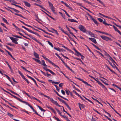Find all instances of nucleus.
<instances>
[{
    "mask_svg": "<svg viewBox=\"0 0 121 121\" xmlns=\"http://www.w3.org/2000/svg\"><path fill=\"white\" fill-rule=\"evenodd\" d=\"M100 80L101 81H102L103 82V83H104L105 84V85H108V83H107L104 82L103 80H102L101 79H100Z\"/></svg>",
    "mask_w": 121,
    "mask_h": 121,
    "instance_id": "obj_57",
    "label": "nucleus"
},
{
    "mask_svg": "<svg viewBox=\"0 0 121 121\" xmlns=\"http://www.w3.org/2000/svg\"><path fill=\"white\" fill-rule=\"evenodd\" d=\"M89 39L95 44L97 43V42L95 39L94 38H89Z\"/></svg>",
    "mask_w": 121,
    "mask_h": 121,
    "instance_id": "obj_11",
    "label": "nucleus"
},
{
    "mask_svg": "<svg viewBox=\"0 0 121 121\" xmlns=\"http://www.w3.org/2000/svg\"><path fill=\"white\" fill-rule=\"evenodd\" d=\"M44 75L49 78H50L51 75L50 74L48 73H47L46 74L45 73Z\"/></svg>",
    "mask_w": 121,
    "mask_h": 121,
    "instance_id": "obj_33",
    "label": "nucleus"
},
{
    "mask_svg": "<svg viewBox=\"0 0 121 121\" xmlns=\"http://www.w3.org/2000/svg\"><path fill=\"white\" fill-rule=\"evenodd\" d=\"M73 93H75V94L78 96H79V94H78V93H77L75 91L73 90Z\"/></svg>",
    "mask_w": 121,
    "mask_h": 121,
    "instance_id": "obj_46",
    "label": "nucleus"
},
{
    "mask_svg": "<svg viewBox=\"0 0 121 121\" xmlns=\"http://www.w3.org/2000/svg\"><path fill=\"white\" fill-rule=\"evenodd\" d=\"M54 49L56 50H57L58 51H60V48H56L55 47H54Z\"/></svg>",
    "mask_w": 121,
    "mask_h": 121,
    "instance_id": "obj_62",
    "label": "nucleus"
},
{
    "mask_svg": "<svg viewBox=\"0 0 121 121\" xmlns=\"http://www.w3.org/2000/svg\"><path fill=\"white\" fill-rule=\"evenodd\" d=\"M40 8L43 9L44 10L46 11L48 13H50L48 11H47L46 9H45L42 6L40 5L39 6Z\"/></svg>",
    "mask_w": 121,
    "mask_h": 121,
    "instance_id": "obj_24",
    "label": "nucleus"
},
{
    "mask_svg": "<svg viewBox=\"0 0 121 121\" xmlns=\"http://www.w3.org/2000/svg\"><path fill=\"white\" fill-rule=\"evenodd\" d=\"M42 61L43 63V64L41 63V64L42 65H43L44 66L46 67L47 66V65H46L44 61L43 60H42Z\"/></svg>",
    "mask_w": 121,
    "mask_h": 121,
    "instance_id": "obj_26",
    "label": "nucleus"
},
{
    "mask_svg": "<svg viewBox=\"0 0 121 121\" xmlns=\"http://www.w3.org/2000/svg\"><path fill=\"white\" fill-rule=\"evenodd\" d=\"M45 59L46 60L48 61L50 63H51V64L52 63V62L51 61L49 60V59H48L47 58H46V57L45 58Z\"/></svg>",
    "mask_w": 121,
    "mask_h": 121,
    "instance_id": "obj_37",
    "label": "nucleus"
},
{
    "mask_svg": "<svg viewBox=\"0 0 121 121\" xmlns=\"http://www.w3.org/2000/svg\"><path fill=\"white\" fill-rule=\"evenodd\" d=\"M23 103L25 104L26 105H28L29 107H30V108L32 109L33 108L32 107V106L30 105L28 102H26L25 101H24L23 102Z\"/></svg>",
    "mask_w": 121,
    "mask_h": 121,
    "instance_id": "obj_17",
    "label": "nucleus"
},
{
    "mask_svg": "<svg viewBox=\"0 0 121 121\" xmlns=\"http://www.w3.org/2000/svg\"><path fill=\"white\" fill-rule=\"evenodd\" d=\"M75 78L82 81V82L84 83L85 84H86L87 86H89V85H90V84L84 81L82 79L77 77H75Z\"/></svg>",
    "mask_w": 121,
    "mask_h": 121,
    "instance_id": "obj_6",
    "label": "nucleus"
},
{
    "mask_svg": "<svg viewBox=\"0 0 121 121\" xmlns=\"http://www.w3.org/2000/svg\"><path fill=\"white\" fill-rule=\"evenodd\" d=\"M21 68H22L24 70H25L26 71L30 73H32L30 71L27 70L26 68L23 66H21Z\"/></svg>",
    "mask_w": 121,
    "mask_h": 121,
    "instance_id": "obj_29",
    "label": "nucleus"
},
{
    "mask_svg": "<svg viewBox=\"0 0 121 121\" xmlns=\"http://www.w3.org/2000/svg\"><path fill=\"white\" fill-rule=\"evenodd\" d=\"M62 62L63 63L64 65H65V66H66V67L68 68V69H69V68L70 67L67 65V64L65 63V62L63 60L62 61Z\"/></svg>",
    "mask_w": 121,
    "mask_h": 121,
    "instance_id": "obj_36",
    "label": "nucleus"
},
{
    "mask_svg": "<svg viewBox=\"0 0 121 121\" xmlns=\"http://www.w3.org/2000/svg\"><path fill=\"white\" fill-rule=\"evenodd\" d=\"M19 31H22V32H23L24 33L25 35H27L28 36H29L30 38H31L32 39H33V40H35L36 41L37 43H39L40 44H41V45L42 44L36 38H35L33 37L31 35H29L28 34H27L25 32L23 31L22 29H20V30H18Z\"/></svg>",
    "mask_w": 121,
    "mask_h": 121,
    "instance_id": "obj_1",
    "label": "nucleus"
},
{
    "mask_svg": "<svg viewBox=\"0 0 121 121\" xmlns=\"http://www.w3.org/2000/svg\"><path fill=\"white\" fill-rule=\"evenodd\" d=\"M98 20L100 22H102L103 21V20L100 18H98Z\"/></svg>",
    "mask_w": 121,
    "mask_h": 121,
    "instance_id": "obj_59",
    "label": "nucleus"
},
{
    "mask_svg": "<svg viewBox=\"0 0 121 121\" xmlns=\"http://www.w3.org/2000/svg\"><path fill=\"white\" fill-rule=\"evenodd\" d=\"M61 45H62V47L64 48L65 49L67 50H68V51H70V52H73V51L70 50L69 49V48H67V47H65V46H64L62 44H61Z\"/></svg>",
    "mask_w": 121,
    "mask_h": 121,
    "instance_id": "obj_19",
    "label": "nucleus"
},
{
    "mask_svg": "<svg viewBox=\"0 0 121 121\" xmlns=\"http://www.w3.org/2000/svg\"><path fill=\"white\" fill-rule=\"evenodd\" d=\"M22 28H24L26 30H27V31H29V29H28L26 27H25L24 26H22Z\"/></svg>",
    "mask_w": 121,
    "mask_h": 121,
    "instance_id": "obj_47",
    "label": "nucleus"
},
{
    "mask_svg": "<svg viewBox=\"0 0 121 121\" xmlns=\"http://www.w3.org/2000/svg\"><path fill=\"white\" fill-rule=\"evenodd\" d=\"M52 103L57 106H58L60 107H61V106L59 105L58 104L57 102L56 101L54 100V101H53V102H52Z\"/></svg>",
    "mask_w": 121,
    "mask_h": 121,
    "instance_id": "obj_23",
    "label": "nucleus"
},
{
    "mask_svg": "<svg viewBox=\"0 0 121 121\" xmlns=\"http://www.w3.org/2000/svg\"><path fill=\"white\" fill-rule=\"evenodd\" d=\"M2 19L3 21L5 23H6L7 24H9V22H8L7 20L4 18L2 17Z\"/></svg>",
    "mask_w": 121,
    "mask_h": 121,
    "instance_id": "obj_31",
    "label": "nucleus"
},
{
    "mask_svg": "<svg viewBox=\"0 0 121 121\" xmlns=\"http://www.w3.org/2000/svg\"><path fill=\"white\" fill-rule=\"evenodd\" d=\"M10 39L12 40V42L14 43L17 44L18 43L17 41H16L15 39V38H14L12 37H10Z\"/></svg>",
    "mask_w": 121,
    "mask_h": 121,
    "instance_id": "obj_7",
    "label": "nucleus"
},
{
    "mask_svg": "<svg viewBox=\"0 0 121 121\" xmlns=\"http://www.w3.org/2000/svg\"><path fill=\"white\" fill-rule=\"evenodd\" d=\"M64 118L67 121H70V120L68 118L66 117H64Z\"/></svg>",
    "mask_w": 121,
    "mask_h": 121,
    "instance_id": "obj_52",
    "label": "nucleus"
},
{
    "mask_svg": "<svg viewBox=\"0 0 121 121\" xmlns=\"http://www.w3.org/2000/svg\"><path fill=\"white\" fill-rule=\"evenodd\" d=\"M51 64L54 66H56L58 68H59V67L57 65H56L54 63H53V62Z\"/></svg>",
    "mask_w": 121,
    "mask_h": 121,
    "instance_id": "obj_53",
    "label": "nucleus"
},
{
    "mask_svg": "<svg viewBox=\"0 0 121 121\" xmlns=\"http://www.w3.org/2000/svg\"><path fill=\"white\" fill-rule=\"evenodd\" d=\"M7 90L11 92L12 93L14 94L15 95L16 94V93L14 92L12 90H10L8 89H7Z\"/></svg>",
    "mask_w": 121,
    "mask_h": 121,
    "instance_id": "obj_42",
    "label": "nucleus"
},
{
    "mask_svg": "<svg viewBox=\"0 0 121 121\" xmlns=\"http://www.w3.org/2000/svg\"><path fill=\"white\" fill-rule=\"evenodd\" d=\"M109 59L111 60V61L113 63V64L114 63H115L116 64L118 65L115 62V61L113 59L112 57H111V56L110 57V58H109Z\"/></svg>",
    "mask_w": 121,
    "mask_h": 121,
    "instance_id": "obj_25",
    "label": "nucleus"
},
{
    "mask_svg": "<svg viewBox=\"0 0 121 121\" xmlns=\"http://www.w3.org/2000/svg\"><path fill=\"white\" fill-rule=\"evenodd\" d=\"M48 3L49 4V6L50 7L51 10L54 13L56 14L57 13L56 12L55 9V8L53 6V4L49 1H48Z\"/></svg>",
    "mask_w": 121,
    "mask_h": 121,
    "instance_id": "obj_2",
    "label": "nucleus"
},
{
    "mask_svg": "<svg viewBox=\"0 0 121 121\" xmlns=\"http://www.w3.org/2000/svg\"><path fill=\"white\" fill-rule=\"evenodd\" d=\"M57 99L60 101L62 103L65 104L66 103L65 101L62 99L60 98L59 97H57Z\"/></svg>",
    "mask_w": 121,
    "mask_h": 121,
    "instance_id": "obj_22",
    "label": "nucleus"
},
{
    "mask_svg": "<svg viewBox=\"0 0 121 121\" xmlns=\"http://www.w3.org/2000/svg\"><path fill=\"white\" fill-rule=\"evenodd\" d=\"M86 33H88L90 35H91V34H92L91 32V31H86Z\"/></svg>",
    "mask_w": 121,
    "mask_h": 121,
    "instance_id": "obj_63",
    "label": "nucleus"
},
{
    "mask_svg": "<svg viewBox=\"0 0 121 121\" xmlns=\"http://www.w3.org/2000/svg\"><path fill=\"white\" fill-rule=\"evenodd\" d=\"M13 11L15 12H17V13H19L20 12V11H19L18 10H17L15 9H14Z\"/></svg>",
    "mask_w": 121,
    "mask_h": 121,
    "instance_id": "obj_60",
    "label": "nucleus"
},
{
    "mask_svg": "<svg viewBox=\"0 0 121 121\" xmlns=\"http://www.w3.org/2000/svg\"><path fill=\"white\" fill-rule=\"evenodd\" d=\"M41 95H44L45 97L48 98V99H50L51 98H50V97L49 96H48L47 95H45L44 94H43V93H41Z\"/></svg>",
    "mask_w": 121,
    "mask_h": 121,
    "instance_id": "obj_39",
    "label": "nucleus"
},
{
    "mask_svg": "<svg viewBox=\"0 0 121 121\" xmlns=\"http://www.w3.org/2000/svg\"><path fill=\"white\" fill-rule=\"evenodd\" d=\"M22 92L23 94H25L26 95L29 97H30V95L28 94L27 93H26L25 91H23Z\"/></svg>",
    "mask_w": 121,
    "mask_h": 121,
    "instance_id": "obj_32",
    "label": "nucleus"
},
{
    "mask_svg": "<svg viewBox=\"0 0 121 121\" xmlns=\"http://www.w3.org/2000/svg\"><path fill=\"white\" fill-rule=\"evenodd\" d=\"M26 76L27 77H28V78H30V79H31L33 81L35 82V84H36V86H38V85L37 84V83L35 81V80L32 78L30 76H28V75H26Z\"/></svg>",
    "mask_w": 121,
    "mask_h": 121,
    "instance_id": "obj_8",
    "label": "nucleus"
},
{
    "mask_svg": "<svg viewBox=\"0 0 121 121\" xmlns=\"http://www.w3.org/2000/svg\"><path fill=\"white\" fill-rule=\"evenodd\" d=\"M29 32H30V33H31L34 34L35 35H37V36H38L39 37H40V35L38 34L37 33H36V32L33 31L31 30H30L29 31Z\"/></svg>",
    "mask_w": 121,
    "mask_h": 121,
    "instance_id": "obj_14",
    "label": "nucleus"
},
{
    "mask_svg": "<svg viewBox=\"0 0 121 121\" xmlns=\"http://www.w3.org/2000/svg\"><path fill=\"white\" fill-rule=\"evenodd\" d=\"M11 4L12 5H14L16 7H17L19 8L21 6H20L19 5H17L16 4H13V3H12Z\"/></svg>",
    "mask_w": 121,
    "mask_h": 121,
    "instance_id": "obj_49",
    "label": "nucleus"
},
{
    "mask_svg": "<svg viewBox=\"0 0 121 121\" xmlns=\"http://www.w3.org/2000/svg\"><path fill=\"white\" fill-rule=\"evenodd\" d=\"M78 104L79 105V107H81L82 108H84L85 107V106L83 104H80L79 103H78Z\"/></svg>",
    "mask_w": 121,
    "mask_h": 121,
    "instance_id": "obj_27",
    "label": "nucleus"
},
{
    "mask_svg": "<svg viewBox=\"0 0 121 121\" xmlns=\"http://www.w3.org/2000/svg\"><path fill=\"white\" fill-rule=\"evenodd\" d=\"M63 83H60V84L59 85V86L60 87H62L63 85Z\"/></svg>",
    "mask_w": 121,
    "mask_h": 121,
    "instance_id": "obj_64",
    "label": "nucleus"
},
{
    "mask_svg": "<svg viewBox=\"0 0 121 121\" xmlns=\"http://www.w3.org/2000/svg\"><path fill=\"white\" fill-rule=\"evenodd\" d=\"M23 2L25 4V5L26 6L28 7H30V4L29 3L25 1H23Z\"/></svg>",
    "mask_w": 121,
    "mask_h": 121,
    "instance_id": "obj_13",
    "label": "nucleus"
},
{
    "mask_svg": "<svg viewBox=\"0 0 121 121\" xmlns=\"http://www.w3.org/2000/svg\"><path fill=\"white\" fill-rule=\"evenodd\" d=\"M52 83H54L56 84H58L59 83H60V82H55L54 81L52 82Z\"/></svg>",
    "mask_w": 121,
    "mask_h": 121,
    "instance_id": "obj_48",
    "label": "nucleus"
},
{
    "mask_svg": "<svg viewBox=\"0 0 121 121\" xmlns=\"http://www.w3.org/2000/svg\"><path fill=\"white\" fill-rule=\"evenodd\" d=\"M65 104L67 106V107L69 110H71V108L69 106V105H68V104L67 103H66Z\"/></svg>",
    "mask_w": 121,
    "mask_h": 121,
    "instance_id": "obj_41",
    "label": "nucleus"
},
{
    "mask_svg": "<svg viewBox=\"0 0 121 121\" xmlns=\"http://www.w3.org/2000/svg\"><path fill=\"white\" fill-rule=\"evenodd\" d=\"M48 43L49 44V45H50L52 48H53V45L52 43H51L49 41H48Z\"/></svg>",
    "mask_w": 121,
    "mask_h": 121,
    "instance_id": "obj_40",
    "label": "nucleus"
},
{
    "mask_svg": "<svg viewBox=\"0 0 121 121\" xmlns=\"http://www.w3.org/2000/svg\"><path fill=\"white\" fill-rule=\"evenodd\" d=\"M83 1L86 2V3H87L88 4H90L91 5H93V3H91V2L88 1L87 0H82Z\"/></svg>",
    "mask_w": 121,
    "mask_h": 121,
    "instance_id": "obj_30",
    "label": "nucleus"
},
{
    "mask_svg": "<svg viewBox=\"0 0 121 121\" xmlns=\"http://www.w3.org/2000/svg\"><path fill=\"white\" fill-rule=\"evenodd\" d=\"M46 107L49 109H50L51 111L53 109V108H52L50 106H46Z\"/></svg>",
    "mask_w": 121,
    "mask_h": 121,
    "instance_id": "obj_56",
    "label": "nucleus"
},
{
    "mask_svg": "<svg viewBox=\"0 0 121 121\" xmlns=\"http://www.w3.org/2000/svg\"><path fill=\"white\" fill-rule=\"evenodd\" d=\"M87 15L89 16L91 18L93 21L94 22V23L97 25H98L99 24V23L97 22V21L94 18L91 16V15H90L88 13H87Z\"/></svg>",
    "mask_w": 121,
    "mask_h": 121,
    "instance_id": "obj_4",
    "label": "nucleus"
},
{
    "mask_svg": "<svg viewBox=\"0 0 121 121\" xmlns=\"http://www.w3.org/2000/svg\"><path fill=\"white\" fill-rule=\"evenodd\" d=\"M43 69L47 71H49L50 73L52 74L53 75H56L55 73L53 72L51 70L49 69H48L45 67H43Z\"/></svg>",
    "mask_w": 121,
    "mask_h": 121,
    "instance_id": "obj_5",
    "label": "nucleus"
},
{
    "mask_svg": "<svg viewBox=\"0 0 121 121\" xmlns=\"http://www.w3.org/2000/svg\"><path fill=\"white\" fill-rule=\"evenodd\" d=\"M33 59L36 62H37L38 63H39L40 64H41V61L39 60L38 59H36V58H33Z\"/></svg>",
    "mask_w": 121,
    "mask_h": 121,
    "instance_id": "obj_21",
    "label": "nucleus"
},
{
    "mask_svg": "<svg viewBox=\"0 0 121 121\" xmlns=\"http://www.w3.org/2000/svg\"><path fill=\"white\" fill-rule=\"evenodd\" d=\"M100 85L103 88H105L106 90L107 89V88L105 87V86L103 84H102Z\"/></svg>",
    "mask_w": 121,
    "mask_h": 121,
    "instance_id": "obj_54",
    "label": "nucleus"
},
{
    "mask_svg": "<svg viewBox=\"0 0 121 121\" xmlns=\"http://www.w3.org/2000/svg\"><path fill=\"white\" fill-rule=\"evenodd\" d=\"M7 115L8 116H9L10 117H12L13 116V115L12 114L9 112L8 113Z\"/></svg>",
    "mask_w": 121,
    "mask_h": 121,
    "instance_id": "obj_43",
    "label": "nucleus"
},
{
    "mask_svg": "<svg viewBox=\"0 0 121 121\" xmlns=\"http://www.w3.org/2000/svg\"><path fill=\"white\" fill-rule=\"evenodd\" d=\"M25 80L26 81V82L28 84H29L30 83H31L28 80H27L26 78Z\"/></svg>",
    "mask_w": 121,
    "mask_h": 121,
    "instance_id": "obj_61",
    "label": "nucleus"
},
{
    "mask_svg": "<svg viewBox=\"0 0 121 121\" xmlns=\"http://www.w3.org/2000/svg\"><path fill=\"white\" fill-rule=\"evenodd\" d=\"M103 23L104 24L105 26H112L111 24L107 23L106 21H104V20L103 22Z\"/></svg>",
    "mask_w": 121,
    "mask_h": 121,
    "instance_id": "obj_28",
    "label": "nucleus"
},
{
    "mask_svg": "<svg viewBox=\"0 0 121 121\" xmlns=\"http://www.w3.org/2000/svg\"><path fill=\"white\" fill-rule=\"evenodd\" d=\"M37 106L39 108V109L40 110H41V111H43V109L40 106H39L38 105H37Z\"/></svg>",
    "mask_w": 121,
    "mask_h": 121,
    "instance_id": "obj_51",
    "label": "nucleus"
},
{
    "mask_svg": "<svg viewBox=\"0 0 121 121\" xmlns=\"http://www.w3.org/2000/svg\"><path fill=\"white\" fill-rule=\"evenodd\" d=\"M74 2L77 5H78L82 7H83V6H82V4L79 3H77L76 2Z\"/></svg>",
    "mask_w": 121,
    "mask_h": 121,
    "instance_id": "obj_38",
    "label": "nucleus"
},
{
    "mask_svg": "<svg viewBox=\"0 0 121 121\" xmlns=\"http://www.w3.org/2000/svg\"><path fill=\"white\" fill-rule=\"evenodd\" d=\"M83 8L84 9H86L90 13H92V12L89 10L88 9L86 8V7H83Z\"/></svg>",
    "mask_w": 121,
    "mask_h": 121,
    "instance_id": "obj_55",
    "label": "nucleus"
},
{
    "mask_svg": "<svg viewBox=\"0 0 121 121\" xmlns=\"http://www.w3.org/2000/svg\"><path fill=\"white\" fill-rule=\"evenodd\" d=\"M12 25L15 27L16 28V29L17 30H20V28H18V27L16 26L13 23Z\"/></svg>",
    "mask_w": 121,
    "mask_h": 121,
    "instance_id": "obj_35",
    "label": "nucleus"
},
{
    "mask_svg": "<svg viewBox=\"0 0 121 121\" xmlns=\"http://www.w3.org/2000/svg\"><path fill=\"white\" fill-rule=\"evenodd\" d=\"M75 58L77 60H80V61H81V62H82V64L85 65L83 63V62L82 61V60H81V59H80L79 58Z\"/></svg>",
    "mask_w": 121,
    "mask_h": 121,
    "instance_id": "obj_34",
    "label": "nucleus"
},
{
    "mask_svg": "<svg viewBox=\"0 0 121 121\" xmlns=\"http://www.w3.org/2000/svg\"><path fill=\"white\" fill-rule=\"evenodd\" d=\"M108 61L109 63V64L110 65L112 66L113 68H114V66L112 65V63H111L109 60H108Z\"/></svg>",
    "mask_w": 121,
    "mask_h": 121,
    "instance_id": "obj_45",
    "label": "nucleus"
},
{
    "mask_svg": "<svg viewBox=\"0 0 121 121\" xmlns=\"http://www.w3.org/2000/svg\"><path fill=\"white\" fill-rule=\"evenodd\" d=\"M34 55L35 56V57L36 58H38L39 59V55L35 52H34Z\"/></svg>",
    "mask_w": 121,
    "mask_h": 121,
    "instance_id": "obj_20",
    "label": "nucleus"
},
{
    "mask_svg": "<svg viewBox=\"0 0 121 121\" xmlns=\"http://www.w3.org/2000/svg\"><path fill=\"white\" fill-rule=\"evenodd\" d=\"M78 27L80 30L83 33H86V31L85 27L82 25H79Z\"/></svg>",
    "mask_w": 121,
    "mask_h": 121,
    "instance_id": "obj_3",
    "label": "nucleus"
},
{
    "mask_svg": "<svg viewBox=\"0 0 121 121\" xmlns=\"http://www.w3.org/2000/svg\"><path fill=\"white\" fill-rule=\"evenodd\" d=\"M68 20L69 22H78L77 21H76L75 20L73 19L69 18L68 19Z\"/></svg>",
    "mask_w": 121,
    "mask_h": 121,
    "instance_id": "obj_15",
    "label": "nucleus"
},
{
    "mask_svg": "<svg viewBox=\"0 0 121 121\" xmlns=\"http://www.w3.org/2000/svg\"><path fill=\"white\" fill-rule=\"evenodd\" d=\"M112 16L113 17L115 18H116V19L117 20L121 23V21L119 19L117 18L115 16H114V15H112Z\"/></svg>",
    "mask_w": 121,
    "mask_h": 121,
    "instance_id": "obj_50",
    "label": "nucleus"
},
{
    "mask_svg": "<svg viewBox=\"0 0 121 121\" xmlns=\"http://www.w3.org/2000/svg\"><path fill=\"white\" fill-rule=\"evenodd\" d=\"M114 24L116 26L119 27L121 29V26L118 25L116 23H114Z\"/></svg>",
    "mask_w": 121,
    "mask_h": 121,
    "instance_id": "obj_58",
    "label": "nucleus"
},
{
    "mask_svg": "<svg viewBox=\"0 0 121 121\" xmlns=\"http://www.w3.org/2000/svg\"><path fill=\"white\" fill-rule=\"evenodd\" d=\"M11 96H13L14 98L16 99H17L19 101H20L21 102L23 103V102L24 101H22L21 99L20 98L17 97L16 96L13 95V94Z\"/></svg>",
    "mask_w": 121,
    "mask_h": 121,
    "instance_id": "obj_10",
    "label": "nucleus"
},
{
    "mask_svg": "<svg viewBox=\"0 0 121 121\" xmlns=\"http://www.w3.org/2000/svg\"><path fill=\"white\" fill-rule=\"evenodd\" d=\"M14 14L15 15L20 16V17H22V18H24L25 19H26L28 21V19H27L26 18L24 17L23 16H22V15H21V14H17V13H14Z\"/></svg>",
    "mask_w": 121,
    "mask_h": 121,
    "instance_id": "obj_18",
    "label": "nucleus"
},
{
    "mask_svg": "<svg viewBox=\"0 0 121 121\" xmlns=\"http://www.w3.org/2000/svg\"><path fill=\"white\" fill-rule=\"evenodd\" d=\"M113 27L115 31L118 32L119 34L121 36V32L118 30L117 28L114 25L113 26Z\"/></svg>",
    "mask_w": 121,
    "mask_h": 121,
    "instance_id": "obj_9",
    "label": "nucleus"
},
{
    "mask_svg": "<svg viewBox=\"0 0 121 121\" xmlns=\"http://www.w3.org/2000/svg\"><path fill=\"white\" fill-rule=\"evenodd\" d=\"M6 48L9 50L10 51H12L13 50V49L9 48V46H6Z\"/></svg>",
    "mask_w": 121,
    "mask_h": 121,
    "instance_id": "obj_44",
    "label": "nucleus"
},
{
    "mask_svg": "<svg viewBox=\"0 0 121 121\" xmlns=\"http://www.w3.org/2000/svg\"><path fill=\"white\" fill-rule=\"evenodd\" d=\"M100 37L104 40L107 41L108 37L104 35H102L100 36Z\"/></svg>",
    "mask_w": 121,
    "mask_h": 121,
    "instance_id": "obj_12",
    "label": "nucleus"
},
{
    "mask_svg": "<svg viewBox=\"0 0 121 121\" xmlns=\"http://www.w3.org/2000/svg\"><path fill=\"white\" fill-rule=\"evenodd\" d=\"M74 50L76 52V53H77V54H76V55H77L78 56H82V55H81L80 53L77 51L76 49H74Z\"/></svg>",
    "mask_w": 121,
    "mask_h": 121,
    "instance_id": "obj_16",
    "label": "nucleus"
}]
</instances>
